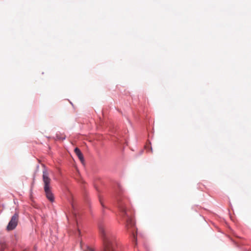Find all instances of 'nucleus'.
Masks as SVG:
<instances>
[{"label":"nucleus","mask_w":251,"mask_h":251,"mask_svg":"<svg viewBox=\"0 0 251 251\" xmlns=\"http://www.w3.org/2000/svg\"><path fill=\"white\" fill-rule=\"evenodd\" d=\"M119 189H120V190H121V186H120V185L119 186Z\"/></svg>","instance_id":"obj_13"},{"label":"nucleus","mask_w":251,"mask_h":251,"mask_svg":"<svg viewBox=\"0 0 251 251\" xmlns=\"http://www.w3.org/2000/svg\"><path fill=\"white\" fill-rule=\"evenodd\" d=\"M98 227L103 242L102 251H120L115 235L108 225L100 221L98 224Z\"/></svg>","instance_id":"obj_1"},{"label":"nucleus","mask_w":251,"mask_h":251,"mask_svg":"<svg viewBox=\"0 0 251 251\" xmlns=\"http://www.w3.org/2000/svg\"><path fill=\"white\" fill-rule=\"evenodd\" d=\"M80 246L83 251H95V250L93 248L87 245H83L81 242L80 243Z\"/></svg>","instance_id":"obj_6"},{"label":"nucleus","mask_w":251,"mask_h":251,"mask_svg":"<svg viewBox=\"0 0 251 251\" xmlns=\"http://www.w3.org/2000/svg\"><path fill=\"white\" fill-rule=\"evenodd\" d=\"M18 213L15 212L12 216L11 220L7 226V229L8 230H11L16 228L18 224Z\"/></svg>","instance_id":"obj_4"},{"label":"nucleus","mask_w":251,"mask_h":251,"mask_svg":"<svg viewBox=\"0 0 251 251\" xmlns=\"http://www.w3.org/2000/svg\"><path fill=\"white\" fill-rule=\"evenodd\" d=\"M43 180L44 183V191L47 198L51 202L54 201V197L50 188V178L49 176L47 169L44 166L43 170Z\"/></svg>","instance_id":"obj_3"},{"label":"nucleus","mask_w":251,"mask_h":251,"mask_svg":"<svg viewBox=\"0 0 251 251\" xmlns=\"http://www.w3.org/2000/svg\"><path fill=\"white\" fill-rule=\"evenodd\" d=\"M56 138L58 139H60V140H64L66 139V137L65 136H62V137H59V135L58 134H56Z\"/></svg>","instance_id":"obj_8"},{"label":"nucleus","mask_w":251,"mask_h":251,"mask_svg":"<svg viewBox=\"0 0 251 251\" xmlns=\"http://www.w3.org/2000/svg\"><path fill=\"white\" fill-rule=\"evenodd\" d=\"M117 206L120 212V216L124 222L126 227L127 229L130 227H133L135 223L132 217L131 212L126 206L127 200L119 196L117 198Z\"/></svg>","instance_id":"obj_2"},{"label":"nucleus","mask_w":251,"mask_h":251,"mask_svg":"<svg viewBox=\"0 0 251 251\" xmlns=\"http://www.w3.org/2000/svg\"><path fill=\"white\" fill-rule=\"evenodd\" d=\"M100 203H101V206H102V207L104 208V205H103V203H102V201H101V199L100 198Z\"/></svg>","instance_id":"obj_10"},{"label":"nucleus","mask_w":251,"mask_h":251,"mask_svg":"<svg viewBox=\"0 0 251 251\" xmlns=\"http://www.w3.org/2000/svg\"><path fill=\"white\" fill-rule=\"evenodd\" d=\"M130 233H131V236L132 238V242L135 243V246L137 244L136 235L134 233L133 230H132V231H131Z\"/></svg>","instance_id":"obj_7"},{"label":"nucleus","mask_w":251,"mask_h":251,"mask_svg":"<svg viewBox=\"0 0 251 251\" xmlns=\"http://www.w3.org/2000/svg\"><path fill=\"white\" fill-rule=\"evenodd\" d=\"M74 151H75V153L77 156L78 158L79 159V160L81 162L83 161L84 157H83V154L82 153L81 151L78 148H75V149Z\"/></svg>","instance_id":"obj_5"},{"label":"nucleus","mask_w":251,"mask_h":251,"mask_svg":"<svg viewBox=\"0 0 251 251\" xmlns=\"http://www.w3.org/2000/svg\"><path fill=\"white\" fill-rule=\"evenodd\" d=\"M77 233L79 235L80 234V230L78 229V231H77Z\"/></svg>","instance_id":"obj_12"},{"label":"nucleus","mask_w":251,"mask_h":251,"mask_svg":"<svg viewBox=\"0 0 251 251\" xmlns=\"http://www.w3.org/2000/svg\"><path fill=\"white\" fill-rule=\"evenodd\" d=\"M72 208L74 209V210L75 211V206H74V205L73 204H72Z\"/></svg>","instance_id":"obj_11"},{"label":"nucleus","mask_w":251,"mask_h":251,"mask_svg":"<svg viewBox=\"0 0 251 251\" xmlns=\"http://www.w3.org/2000/svg\"><path fill=\"white\" fill-rule=\"evenodd\" d=\"M5 246V245H1V251H3V250H4Z\"/></svg>","instance_id":"obj_9"}]
</instances>
